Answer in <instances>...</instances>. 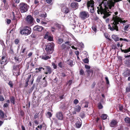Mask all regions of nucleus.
I'll return each mask as SVG.
<instances>
[{"label":"nucleus","instance_id":"f257e3e1","mask_svg":"<svg viewBox=\"0 0 130 130\" xmlns=\"http://www.w3.org/2000/svg\"><path fill=\"white\" fill-rule=\"evenodd\" d=\"M121 0H111L107 1L105 0L103 1L102 3L99 4V7H97L98 10L97 12L98 14L100 13L101 14H103V17L105 19L109 16L110 14L108 9H111L112 7H114V5L116 2Z\"/></svg>","mask_w":130,"mask_h":130},{"label":"nucleus","instance_id":"f03ea898","mask_svg":"<svg viewBox=\"0 0 130 130\" xmlns=\"http://www.w3.org/2000/svg\"><path fill=\"white\" fill-rule=\"evenodd\" d=\"M113 21L112 23L108 25V28L111 31H113L114 30H116L117 31L118 30L117 25L119 24V22L124 24L126 22L125 20L123 21L121 18L117 17V16L113 17Z\"/></svg>","mask_w":130,"mask_h":130},{"label":"nucleus","instance_id":"7ed1b4c3","mask_svg":"<svg viewBox=\"0 0 130 130\" xmlns=\"http://www.w3.org/2000/svg\"><path fill=\"white\" fill-rule=\"evenodd\" d=\"M31 32V29L28 26L24 27L20 29V33L22 35H28Z\"/></svg>","mask_w":130,"mask_h":130},{"label":"nucleus","instance_id":"20e7f679","mask_svg":"<svg viewBox=\"0 0 130 130\" xmlns=\"http://www.w3.org/2000/svg\"><path fill=\"white\" fill-rule=\"evenodd\" d=\"M54 49V44L52 42L48 43L46 46L45 50L47 54H52Z\"/></svg>","mask_w":130,"mask_h":130},{"label":"nucleus","instance_id":"39448f33","mask_svg":"<svg viewBox=\"0 0 130 130\" xmlns=\"http://www.w3.org/2000/svg\"><path fill=\"white\" fill-rule=\"evenodd\" d=\"M19 8L21 13H24L27 11L29 6L26 3L22 2L20 3Z\"/></svg>","mask_w":130,"mask_h":130},{"label":"nucleus","instance_id":"423d86ee","mask_svg":"<svg viewBox=\"0 0 130 130\" xmlns=\"http://www.w3.org/2000/svg\"><path fill=\"white\" fill-rule=\"evenodd\" d=\"M25 21L27 25L31 26L34 24V20L31 15L27 16L25 19Z\"/></svg>","mask_w":130,"mask_h":130},{"label":"nucleus","instance_id":"0eeeda50","mask_svg":"<svg viewBox=\"0 0 130 130\" xmlns=\"http://www.w3.org/2000/svg\"><path fill=\"white\" fill-rule=\"evenodd\" d=\"M80 17L83 20H85L88 18L89 15L88 12L86 11H82L80 13Z\"/></svg>","mask_w":130,"mask_h":130},{"label":"nucleus","instance_id":"6e6552de","mask_svg":"<svg viewBox=\"0 0 130 130\" xmlns=\"http://www.w3.org/2000/svg\"><path fill=\"white\" fill-rule=\"evenodd\" d=\"M118 122L117 120L113 119L110 121L109 125L112 127H115L117 126Z\"/></svg>","mask_w":130,"mask_h":130},{"label":"nucleus","instance_id":"1a4fd4ad","mask_svg":"<svg viewBox=\"0 0 130 130\" xmlns=\"http://www.w3.org/2000/svg\"><path fill=\"white\" fill-rule=\"evenodd\" d=\"M94 2L93 0H90L88 1L87 3V7L88 9L90 8V7H94Z\"/></svg>","mask_w":130,"mask_h":130},{"label":"nucleus","instance_id":"9d476101","mask_svg":"<svg viewBox=\"0 0 130 130\" xmlns=\"http://www.w3.org/2000/svg\"><path fill=\"white\" fill-rule=\"evenodd\" d=\"M48 54L45 53H43L41 56L42 59L44 60H47L51 58V55H47Z\"/></svg>","mask_w":130,"mask_h":130},{"label":"nucleus","instance_id":"9b49d317","mask_svg":"<svg viewBox=\"0 0 130 130\" xmlns=\"http://www.w3.org/2000/svg\"><path fill=\"white\" fill-rule=\"evenodd\" d=\"M13 74L15 76H18L20 75L19 70H17V67L15 66L13 67Z\"/></svg>","mask_w":130,"mask_h":130},{"label":"nucleus","instance_id":"f8f14e48","mask_svg":"<svg viewBox=\"0 0 130 130\" xmlns=\"http://www.w3.org/2000/svg\"><path fill=\"white\" fill-rule=\"evenodd\" d=\"M56 117L59 120H62L63 118V115L61 112H57L56 115Z\"/></svg>","mask_w":130,"mask_h":130},{"label":"nucleus","instance_id":"ddd939ff","mask_svg":"<svg viewBox=\"0 0 130 130\" xmlns=\"http://www.w3.org/2000/svg\"><path fill=\"white\" fill-rule=\"evenodd\" d=\"M76 127L77 128H79L82 125V121L79 118L77 119L76 121L75 124Z\"/></svg>","mask_w":130,"mask_h":130},{"label":"nucleus","instance_id":"4468645a","mask_svg":"<svg viewBox=\"0 0 130 130\" xmlns=\"http://www.w3.org/2000/svg\"><path fill=\"white\" fill-rule=\"evenodd\" d=\"M33 29L35 31H41L43 29V28L42 26L38 25H36L34 27Z\"/></svg>","mask_w":130,"mask_h":130},{"label":"nucleus","instance_id":"2eb2a0df","mask_svg":"<svg viewBox=\"0 0 130 130\" xmlns=\"http://www.w3.org/2000/svg\"><path fill=\"white\" fill-rule=\"evenodd\" d=\"M71 6L73 9L75 10L78 7V3L75 2H73L71 4Z\"/></svg>","mask_w":130,"mask_h":130},{"label":"nucleus","instance_id":"dca6fc26","mask_svg":"<svg viewBox=\"0 0 130 130\" xmlns=\"http://www.w3.org/2000/svg\"><path fill=\"white\" fill-rule=\"evenodd\" d=\"M46 72H44V73L47 74L48 73L51 74L52 72L51 68L49 66H47L46 67Z\"/></svg>","mask_w":130,"mask_h":130},{"label":"nucleus","instance_id":"f3484780","mask_svg":"<svg viewBox=\"0 0 130 130\" xmlns=\"http://www.w3.org/2000/svg\"><path fill=\"white\" fill-rule=\"evenodd\" d=\"M7 63L6 60L5 59V57L3 56L2 58V60L1 61V64L3 65H6Z\"/></svg>","mask_w":130,"mask_h":130},{"label":"nucleus","instance_id":"a211bd4d","mask_svg":"<svg viewBox=\"0 0 130 130\" xmlns=\"http://www.w3.org/2000/svg\"><path fill=\"white\" fill-rule=\"evenodd\" d=\"M61 11L64 13H68L69 11V9L66 6H64L62 8Z\"/></svg>","mask_w":130,"mask_h":130},{"label":"nucleus","instance_id":"6ab92c4d","mask_svg":"<svg viewBox=\"0 0 130 130\" xmlns=\"http://www.w3.org/2000/svg\"><path fill=\"white\" fill-rule=\"evenodd\" d=\"M124 120L127 123V125H130V118H129L127 117L124 119Z\"/></svg>","mask_w":130,"mask_h":130},{"label":"nucleus","instance_id":"aec40b11","mask_svg":"<svg viewBox=\"0 0 130 130\" xmlns=\"http://www.w3.org/2000/svg\"><path fill=\"white\" fill-rule=\"evenodd\" d=\"M123 75L125 77H127L130 75V71L129 70H126L123 73Z\"/></svg>","mask_w":130,"mask_h":130},{"label":"nucleus","instance_id":"412c9836","mask_svg":"<svg viewBox=\"0 0 130 130\" xmlns=\"http://www.w3.org/2000/svg\"><path fill=\"white\" fill-rule=\"evenodd\" d=\"M81 108L80 106L79 105L76 106L74 108V110L76 112H79L81 109Z\"/></svg>","mask_w":130,"mask_h":130},{"label":"nucleus","instance_id":"4be33fe9","mask_svg":"<svg viewBox=\"0 0 130 130\" xmlns=\"http://www.w3.org/2000/svg\"><path fill=\"white\" fill-rule=\"evenodd\" d=\"M112 38L115 41H117L119 40V38L117 36L115 35H113L112 36Z\"/></svg>","mask_w":130,"mask_h":130},{"label":"nucleus","instance_id":"5701e85b","mask_svg":"<svg viewBox=\"0 0 130 130\" xmlns=\"http://www.w3.org/2000/svg\"><path fill=\"white\" fill-rule=\"evenodd\" d=\"M11 102L13 104V105L15 104V99L14 97L12 96L10 98Z\"/></svg>","mask_w":130,"mask_h":130},{"label":"nucleus","instance_id":"b1692460","mask_svg":"<svg viewBox=\"0 0 130 130\" xmlns=\"http://www.w3.org/2000/svg\"><path fill=\"white\" fill-rule=\"evenodd\" d=\"M31 75H30V76L29 77L26 79V82L25 83V87H27L28 85V82H29V79L30 78V77L31 76Z\"/></svg>","mask_w":130,"mask_h":130},{"label":"nucleus","instance_id":"393cba45","mask_svg":"<svg viewBox=\"0 0 130 130\" xmlns=\"http://www.w3.org/2000/svg\"><path fill=\"white\" fill-rule=\"evenodd\" d=\"M58 66L61 68H63L64 67L63 63L62 62H60L58 63Z\"/></svg>","mask_w":130,"mask_h":130},{"label":"nucleus","instance_id":"a878e982","mask_svg":"<svg viewBox=\"0 0 130 130\" xmlns=\"http://www.w3.org/2000/svg\"><path fill=\"white\" fill-rule=\"evenodd\" d=\"M46 14L45 12H44L39 15V16L43 18H45L46 17Z\"/></svg>","mask_w":130,"mask_h":130},{"label":"nucleus","instance_id":"bb28decb","mask_svg":"<svg viewBox=\"0 0 130 130\" xmlns=\"http://www.w3.org/2000/svg\"><path fill=\"white\" fill-rule=\"evenodd\" d=\"M101 117L103 120H105L107 118V115L105 114H103L101 115Z\"/></svg>","mask_w":130,"mask_h":130},{"label":"nucleus","instance_id":"cd10ccee","mask_svg":"<svg viewBox=\"0 0 130 130\" xmlns=\"http://www.w3.org/2000/svg\"><path fill=\"white\" fill-rule=\"evenodd\" d=\"M4 117V114L3 112L1 111H0V117L3 118Z\"/></svg>","mask_w":130,"mask_h":130},{"label":"nucleus","instance_id":"c85d7f7f","mask_svg":"<svg viewBox=\"0 0 130 130\" xmlns=\"http://www.w3.org/2000/svg\"><path fill=\"white\" fill-rule=\"evenodd\" d=\"M86 72H87L89 75H90V73H93V71L91 70H86Z\"/></svg>","mask_w":130,"mask_h":130},{"label":"nucleus","instance_id":"c756f323","mask_svg":"<svg viewBox=\"0 0 130 130\" xmlns=\"http://www.w3.org/2000/svg\"><path fill=\"white\" fill-rule=\"evenodd\" d=\"M89 9L91 13H93L94 12V7H90Z\"/></svg>","mask_w":130,"mask_h":130},{"label":"nucleus","instance_id":"7c9ffc66","mask_svg":"<svg viewBox=\"0 0 130 130\" xmlns=\"http://www.w3.org/2000/svg\"><path fill=\"white\" fill-rule=\"evenodd\" d=\"M14 59L15 60L16 62H17V63H19L20 61V60L18 57H15L14 58Z\"/></svg>","mask_w":130,"mask_h":130},{"label":"nucleus","instance_id":"2f4dec72","mask_svg":"<svg viewBox=\"0 0 130 130\" xmlns=\"http://www.w3.org/2000/svg\"><path fill=\"white\" fill-rule=\"evenodd\" d=\"M49 33L48 32H47L44 36V38L47 39V38L50 36H49Z\"/></svg>","mask_w":130,"mask_h":130},{"label":"nucleus","instance_id":"473e14b6","mask_svg":"<svg viewBox=\"0 0 130 130\" xmlns=\"http://www.w3.org/2000/svg\"><path fill=\"white\" fill-rule=\"evenodd\" d=\"M70 20L71 21V23L72 25L74 24V23H75V20L73 19L72 18H70Z\"/></svg>","mask_w":130,"mask_h":130},{"label":"nucleus","instance_id":"72a5a7b5","mask_svg":"<svg viewBox=\"0 0 130 130\" xmlns=\"http://www.w3.org/2000/svg\"><path fill=\"white\" fill-rule=\"evenodd\" d=\"M12 13H13V20H15L16 19V17H15V15L17 14V13L16 12L15 13L14 12H12Z\"/></svg>","mask_w":130,"mask_h":130},{"label":"nucleus","instance_id":"f704fd0d","mask_svg":"<svg viewBox=\"0 0 130 130\" xmlns=\"http://www.w3.org/2000/svg\"><path fill=\"white\" fill-rule=\"evenodd\" d=\"M119 110L120 111H122L123 109V106L121 105H119L118 107Z\"/></svg>","mask_w":130,"mask_h":130},{"label":"nucleus","instance_id":"c9c22d12","mask_svg":"<svg viewBox=\"0 0 130 130\" xmlns=\"http://www.w3.org/2000/svg\"><path fill=\"white\" fill-rule=\"evenodd\" d=\"M83 61L85 63H88L89 62V59L87 58L83 59Z\"/></svg>","mask_w":130,"mask_h":130},{"label":"nucleus","instance_id":"e433bc0d","mask_svg":"<svg viewBox=\"0 0 130 130\" xmlns=\"http://www.w3.org/2000/svg\"><path fill=\"white\" fill-rule=\"evenodd\" d=\"M130 25V24H128L127 25H126L124 28V30L125 31L128 30L127 29L129 27V26Z\"/></svg>","mask_w":130,"mask_h":130},{"label":"nucleus","instance_id":"4c0bfd02","mask_svg":"<svg viewBox=\"0 0 130 130\" xmlns=\"http://www.w3.org/2000/svg\"><path fill=\"white\" fill-rule=\"evenodd\" d=\"M79 73L80 75H83L84 74V72L83 70L81 69L79 71Z\"/></svg>","mask_w":130,"mask_h":130},{"label":"nucleus","instance_id":"58836bf2","mask_svg":"<svg viewBox=\"0 0 130 130\" xmlns=\"http://www.w3.org/2000/svg\"><path fill=\"white\" fill-rule=\"evenodd\" d=\"M98 107L99 108V109H101L103 107V106L102 104L100 103H99L98 104Z\"/></svg>","mask_w":130,"mask_h":130},{"label":"nucleus","instance_id":"ea45409f","mask_svg":"<svg viewBox=\"0 0 130 130\" xmlns=\"http://www.w3.org/2000/svg\"><path fill=\"white\" fill-rule=\"evenodd\" d=\"M63 42V40L61 38H59L58 39V43L59 44H61Z\"/></svg>","mask_w":130,"mask_h":130},{"label":"nucleus","instance_id":"a19ab883","mask_svg":"<svg viewBox=\"0 0 130 130\" xmlns=\"http://www.w3.org/2000/svg\"><path fill=\"white\" fill-rule=\"evenodd\" d=\"M85 68L89 70L90 68V67L88 65L85 64Z\"/></svg>","mask_w":130,"mask_h":130},{"label":"nucleus","instance_id":"79ce46f5","mask_svg":"<svg viewBox=\"0 0 130 130\" xmlns=\"http://www.w3.org/2000/svg\"><path fill=\"white\" fill-rule=\"evenodd\" d=\"M126 90L127 92H129L130 91V83L128 84V86L126 88Z\"/></svg>","mask_w":130,"mask_h":130},{"label":"nucleus","instance_id":"37998d69","mask_svg":"<svg viewBox=\"0 0 130 130\" xmlns=\"http://www.w3.org/2000/svg\"><path fill=\"white\" fill-rule=\"evenodd\" d=\"M92 28L93 30L95 32H96V26H93L92 27Z\"/></svg>","mask_w":130,"mask_h":130},{"label":"nucleus","instance_id":"c03bdc74","mask_svg":"<svg viewBox=\"0 0 130 130\" xmlns=\"http://www.w3.org/2000/svg\"><path fill=\"white\" fill-rule=\"evenodd\" d=\"M8 85L10 86L11 87H12L13 84L11 81H9L8 83Z\"/></svg>","mask_w":130,"mask_h":130},{"label":"nucleus","instance_id":"a18cd8bd","mask_svg":"<svg viewBox=\"0 0 130 130\" xmlns=\"http://www.w3.org/2000/svg\"><path fill=\"white\" fill-rule=\"evenodd\" d=\"M40 23L42 25H45L47 24V23L46 22H44L42 21H40Z\"/></svg>","mask_w":130,"mask_h":130},{"label":"nucleus","instance_id":"49530a36","mask_svg":"<svg viewBox=\"0 0 130 130\" xmlns=\"http://www.w3.org/2000/svg\"><path fill=\"white\" fill-rule=\"evenodd\" d=\"M4 99L3 96L0 95V101H3L4 100Z\"/></svg>","mask_w":130,"mask_h":130},{"label":"nucleus","instance_id":"de8ad7c7","mask_svg":"<svg viewBox=\"0 0 130 130\" xmlns=\"http://www.w3.org/2000/svg\"><path fill=\"white\" fill-rule=\"evenodd\" d=\"M120 40H123L125 41H126L127 42H128L129 41V40H127L126 39H123L121 38H120Z\"/></svg>","mask_w":130,"mask_h":130},{"label":"nucleus","instance_id":"09e8293b","mask_svg":"<svg viewBox=\"0 0 130 130\" xmlns=\"http://www.w3.org/2000/svg\"><path fill=\"white\" fill-rule=\"evenodd\" d=\"M52 64L54 69H56L57 68V66L54 62H52Z\"/></svg>","mask_w":130,"mask_h":130},{"label":"nucleus","instance_id":"8fccbe9b","mask_svg":"<svg viewBox=\"0 0 130 130\" xmlns=\"http://www.w3.org/2000/svg\"><path fill=\"white\" fill-rule=\"evenodd\" d=\"M2 67H0V74L1 76L2 75L3 76L4 75V74L3 73V72L2 71Z\"/></svg>","mask_w":130,"mask_h":130},{"label":"nucleus","instance_id":"3c124183","mask_svg":"<svg viewBox=\"0 0 130 130\" xmlns=\"http://www.w3.org/2000/svg\"><path fill=\"white\" fill-rule=\"evenodd\" d=\"M130 51V48H129L127 50H125L124 53H127Z\"/></svg>","mask_w":130,"mask_h":130},{"label":"nucleus","instance_id":"603ef678","mask_svg":"<svg viewBox=\"0 0 130 130\" xmlns=\"http://www.w3.org/2000/svg\"><path fill=\"white\" fill-rule=\"evenodd\" d=\"M53 38L52 37L50 36L47 38V40L48 41H52L53 40Z\"/></svg>","mask_w":130,"mask_h":130},{"label":"nucleus","instance_id":"864d4df0","mask_svg":"<svg viewBox=\"0 0 130 130\" xmlns=\"http://www.w3.org/2000/svg\"><path fill=\"white\" fill-rule=\"evenodd\" d=\"M34 3L36 4V6H37L39 2L38 0H35Z\"/></svg>","mask_w":130,"mask_h":130},{"label":"nucleus","instance_id":"5fc2aeb1","mask_svg":"<svg viewBox=\"0 0 130 130\" xmlns=\"http://www.w3.org/2000/svg\"><path fill=\"white\" fill-rule=\"evenodd\" d=\"M11 22V20L10 19H7L6 20V23L7 24H9Z\"/></svg>","mask_w":130,"mask_h":130},{"label":"nucleus","instance_id":"6e6d98bb","mask_svg":"<svg viewBox=\"0 0 130 130\" xmlns=\"http://www.w3.org/2000/svg\"><path fill=\"white\" fill-rule=\"evenodd\" d=\"M85 105L84 106V107H88V102H85Z\"/></svg>","mask_w":130,"mask_h":130},{"label":"nucleus","instance_id":"4d7b16f0","mask_svg":"<svg viewBox=\"0 0 130 130\" xmlns=\"http://www.w3.org/2000/svg\"><path fill=\"white\" fill-rule=\"evenodd\" d=\"M78 103V101L77 99H75L74 101V103L75 104H77Z\"/></svg>","mask_w":130,"mask_h":130},{"label":"nucleus","instance_id":"13d9d810","mask_svg":"<svg viewBox=\"0 0 130 130\" xmlns=\"http://www.w3.org/2000/svg\"><path fill=\"white\" fill-rule=\"evenodd\" d=\"M105 79L106 81L107 84H109V82L108 78L107 77H106Z\"/></svg>","mask_w":130,"mask_h":130},{"label":"nucleus","instance_id":"bf43d9fd","mask_svg":"<svg viewBox=\"0 0 130 130\" xmlns=\"http://www.w3.org/2000/svg\"><path fill=\"white\" fill-rule=\"evenodd\" d=\"M43 69V70H44V68H43L42 67H40L39 68H36L35 69L36 70H38L39 71H41V69Z\"/></svg>","mask_w":130,"mask_h":130},{"label":"nucleus","instance_id":"052dcab7","mask_svg":"<svg viewBox=\"0 0 130 130\" xmlns=\"http://www.w3.org/2000/svg\"><path fill=\"white\" fill-rule=\"evenodd\" d=\"M72 81L71 80H69L68 83L67 84L68 85H69L70 86L72 84Z\"/></svg>","mask_w":130,"mask_h":130},{"label":"nucleus","instance_id":"680f3d73","mask_svg":"<svg viewBox=\"0 0 130 130\" xmlns=\"http://www.w3.org/2000/svg\"><path fill=\"white\" fill-rule=\"evenodd\" d=\"M9 104L7 103H5L3 105L4 107H7L9 106Z\"/></svg>","mask_w":130,"mask_h":130},{"label":"nucleus","instance_id":"e2e57ef3","mask_svg":"<svg viewBox=\"0 0 130 130\" xmlns=\"http://www.w3.org/2000/svg\"><path fill=\"white\" fill-rule=\"evenodd\" d=\"M19 42V40L18 39H16L15 40L14 42L15 44H17Z\"/></svg>","mask_w":130,"mask_h":130},{"label":"nucleus","instance_id":"0e129e2a","mask_svg":"<svg viewBox=\"0 0 130 130\" xmlns=\"http://www.w3.org/2000/svg\"><path fill=\"white\" fill-rule=\"evenodd\" d=\"M52 0H46V3L48 4L52 2Z\"/></svg>","mask_w":130,"mask_h":130},{"label":"nucleus","instance_id":"69168bd1","mask_svg":"<svg viewBox=\"0 0 130 130\" xmlns=\"http://www.w3.org/2000/svg\"><path fill=\"white\" fill-rule=\"evenodd\" d=\"M47 114L50 117H52V114L51 112H48L47 113Z\"/></svg>","mask_w":130,"mask_h":130},{"label":"nucleus","instance_id":"338daca9","mask_svg":"<svg viewBox=\"0 0 130 130\" xmlns=\"http://www.w3.org/2000/svg\"><path fill=\"white\" fill-rule=\"evenodd\" d=\"M32 54V52H30L28 54V57H30V56H31Z\"/></svg>","mask_w":130,"mask_h":130},{"label":"nucleus","instance_id":"774afa93","mask_svg":"<svg viewBox=\"0 0 130 130\" xmlns=\"http://www.w3.org/2000/svg\"><path fill=\"white\" fill-rule=\"evenodd\" d=\"M75 54L77 56H78L79 54V52L78 51H76L75 52Z\"/></svg>","mask_w":130,"mask_h":130}]
</instances>
